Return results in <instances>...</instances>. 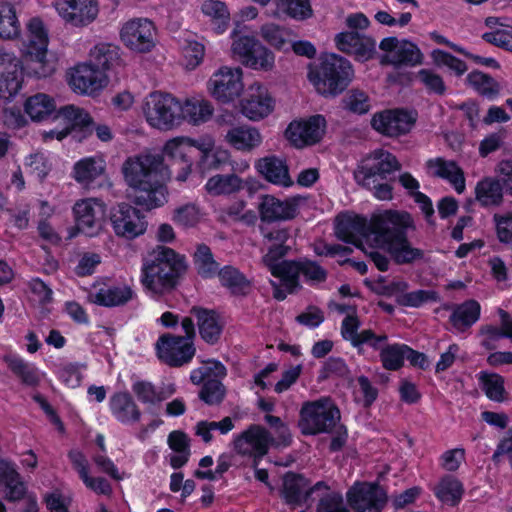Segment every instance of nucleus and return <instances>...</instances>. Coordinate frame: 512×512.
<instances>
[{"label": "nucleus", "mask_w": 512, "mask_h": 512, "mask_svg": "<svg viewBox=\"0 0 512 512\" xmlns=\"http://www.w3.org/2000/svg\"><path fill=\"white\" fill-rule=\"evenodd\" d=\"M105 213V204L96 198L81 199L73 206L76 228L90 237L102 230Z\"/></svg>", "instance_id": "f3484780"}, {"label": "nucleus", "mask_w": 512, "mask_h": 512, "mask_svg": "<svg viewBox=\"0 0 512 512\" xmlns=\"http://www.w3.org/2000/svg\"><path fill=\"white\" fill-rule=\"evenodd\" d=\"M224 139L234 149L244 152L252 151L262 142L259 130L248 125L232 126Z\"/></svg>", "instance_id": "f704fd0d"}, {"label": "nucleus", "mask_w": 512, "mask_h": 512, "mask_svg": "<svg viewBox=\"0 0 512 512\" xmlns=\"http://www.w3.org/2000/svg\"><path fill=\"white\" fill-rule=\"evenodd\" d=\"M107 83V77L101 69L90 63H82L71 69L69 85L79 94H93Z\"/></svg>", "instance_id": "bb28decb"}, {"label": "nucleus", "mask_w": 512, "mask_h": 512, "mask_svg": "<svg viewBox=\"0 0 512 512\" xmlns=\"http://www.w3.org/2000/svg\"><path fill=\"white\" fill-rule=\"evenodd\" d=\"M255 167L265 180L274 185L289 187L293 184L286 161L279 157L271 155L260 158Z\"/></svg>", "instance_id": "2f4dec72"}, {"label": "nucleus", "mask_w": 512, "mask_h": 512, "mask_svg": "<svg viewBox=\"0 0 512 512\" xmlns=\"http://www.w3.org/2000/svg\"><path fill=\"white\" fill-rule=\"evenodd\" d=\"M23 70L20 61L11 53L0 58V98L12 99L21 89Z\"/></svg>", "instance_id": "cd10ccee"}, {"label": "nucleus", "mask_w": 512, "mask_h": 512, "mask_svg": "<svg viewBox=\"0 0 512 512\" xmlns=\"http://www.w3.org/2000/svg\"><path fill=\"white\" fill-rule=\"evenodd\" d=\"M466 83L480 96L487 99H495L501 91V85L489 74L478 70L470 72L466 77Z\"/></svg>", "instance_id": "37998d69"}, {"label": "nucleus", "mask_w": 512, "mask_h": 512, "mask_svg": "<svg viewBox=\"0 0 512 512\" xmlns=\"http://www.w3.org/2000/svg\"><path fill=\"white\" fill-rule=\"evenodd\" d=\"M407 219V212L386 210L383 213L375 214L368 221L361 216H343L338 218L336 224V235L339 239L354 244L358 248L366 245L367 237L370 233H378L376 223L381 220L389 219L391 222Z\"/></svg>", "instance_id": "39448f33"}, {"label": "nucleus", "mask_w": 512, "mask_h": 512, "mask_svg": "<svg viewBox=\"0 0 512 512\" xmlns=\"http://www.w3.org/2000/svg\"><path fill=\"white\" fill-rule=\"evenodd\" d=\"M226 368L217 361H209L204 366L194 369L190 374L193 384H203L199 397L209 405L219 404L225 396V387L215 378L224 377Z\"/></svg>", "instance_id": "9d476101"}, {"label": "nucleus", "mask_w": 512, "mask_h": 512, "mask_svg": "<svg viewBox=\"0 0 512 512\" xmlns=\"http://www.w3.org/2000/svg\"><path fill=\"white\" fill-rule=\"evenodd\" d=\"M214 108L204 99L190 98L181 102L180 124L187 121L192 125H200L211 119Z\"/></svg>", "instance_id": "c9c22d12"}, {"label": "nucleus", "mask_w": 512, "mask_h": 512, "mask_svg": "<svg viewBox=\"0 0 512 512\" xmlns=\"http://www.w3.org/2000/svg\"><path fill=\"white\" fill-rule=\"evenodd\" d=\"M436 496L451 506L457 505L464 493L462 483L453 476H446L435 488Z\"/></svg>", "instance_id": "603ef678"}, {"label": "nucleus", "mask_w": 512, "mask_h": 512, "mask_svg": "<svg viewBox=\"0 0 512 512\" xmlns=\"http://www.w3.org/2000/svg\"><path fill=\"white\" fill-rule=\"evenodd\" d=\"M90 56L91 64L105 73L119 60V49L113 44L100 43L91 50Z\"/></svg>", "instance_id": "3c124183"}, {"label": "nucleus", "mask_w": 512, "mask_h": 512, "mask_svg": "<svg viewBox=\"0 0 512 512\" xmlns=\"http://www.w3.org/2000/svg\"><path fill=\"white\" fill-rule=\"evenodd\" d=\"M273 441L274 438L266 428L253 424L236 437L234 449L242 456L252 457V467L256 468L259 461L267 454Z\"/></svg>", "instance_id": "f8f14e48"}, {"label": "nucleus", "mask_w": 512, "mask_h": 512, "mask_svg": "<svg viewBox=\"0 0 512 512\" xmlns=\"http://www.w3.org/2000/svg\"><path fill=\"white\" fill-rule=\"evenodd\" d=\"M400 169L401 164L395 155L377 149L360 161L354 171V179L360 186H373L376 180H387L390 174Z\"/></svg>", "instance_id": "6e6552de"}, {"label": "nucleus", "mask_w": 512, "mask_h": 512, "mask_svg": "<svg viewBox=\"0 0 512 512\" xmlns=\"http://www.w3.org/2000/svg\"><path fill=\"white\" fill-rule=\"evenodd\" d=\"M205 187L212 195L232 194L243 188V181L235 174L215 175L208 179Z\"/></svg>", "instance_id": "8fccbe9b"}, {"label": "nucleus", "mask_w": 512, "mask_h": 512, "mask_svg": "<svg viewBox=\"0 0 512 512\" xmlns=\"http://www.w3.org/2000/svg\"><path fill=\"white\" fill-rule=\"evenodd\" d=\"M158 359L169 367H182L191 362L196 353L194 343L180 335L166 333L155 344Z\"/></svg>", "instance_id": "9b49d317"}, {"label": "nucleus", "mask_w": 512, "mask_h": 512, "mask_svg": "<svg viewBox=\"0 0 512 512\" xmlns=\"http://www.w3.org/2000/svg\"><path fill=\"white\" fill-rule=\"evenodd\" d=\"M274 104L268 89L260 83H254L241 100V112L248 119L257 121L267 117L273 111Z\"/></svg>", "instance_id": "393cba45"}, {"label": "nucleus", "mask_w": 512, "mask_h": 512, "mask_svg": "<svg viewBox=\"0 0 512 512\" xmlns=\"http://www.w3.org/2000/svg\"><path fill=\"white\" fill-rule=\"evenodd\" d=\"M270 270L271 274L281 279L282 285L288 290V293H293L300 287L299 276L301 274L300 266L301 261H282L272 262L265 264Z\"/></svg>", "instance_id": "e433bc0d"}, {"label": "nucleus", "mask_w": 512, "mask_h": 512, "mask_svg": "<svg viewBox=\"0 0 512 512\" xmlns=\"http://www.w3.org/2000/svg\"><path fill=\"white\" fill-rule=\"evenodd\" d=\"M259 231L262 236V245L266 250L262 261L264 264L277 262L285 257L291 249V229L286 226H269L261 224Z\"/></svg>", "instance_id": "412c9836"}, {"label": "nucleus", "mask_w": 512, "mask_h": 512, "mask_svg": "<svg viewBox=\"0 0 512 512\" xmlns=\"http://www.w3.org/2000/svg\"><path fill=\"white\" fill-rule=\"evenodd\" d=\"M25 164L29 173L40 181H43L51 170V163L48 158L40 152L29 155Z\"/></svg>", "instance_id": "69168bd1"}, {"label": "nucleus", "mask_w": 512, "mask_h": 512, "mask_svg": "<svg viewBox=\"0 0 512 512\" xmlns=\"http://www.w3.org/2000/svg\"><path fill=\"white\" fill-rule=\"evenodd\" d=\"M54 100L46 94H36L29 97L25 103V112L34 121H41L55 111Z\"/></svg>", "instance_id": "09e8293b"}, {"label": "nucleus", "mask_w": 512, "mask_h": 512, "mask_svg": "<svg viewBox=\"0 0 512 512\" xmlns=\"http://www.w3.org/2000/svg\"><path fill=\"white\" fill-rule=\"evenodd\" d=\"M20 34V24L14 7L6 2L0 3V37L14 39Z\"/></svg>", "instance_id": "5fc2aeb1"}, {"label": "nucleus", "mask_w": 512, "mask_h": 512, "mask_svg": "<svg viewBox=\"0 0 512 512\" xmlns=\"http://www.w3.org/2000/svg\"><path fill=\"white\" fill-rule=\"evenodd\" d=\"M132 391L140 402L155 405L171 396L175 389L173 386H169L167 389H157L148 381H136L132 386Z\"/></svg>", "instance_id": "49530a36"}, {"label": "nucleus", "mask_w": 512, "mask_h": 512, "mask_svg": "<svg viewBox=\"0 0 512 512\" xmlns=\"http://www.w3.org/2000/svg\"><path fill=\"white\" fill-rule=\"evenodd\" d=\"M324 129V117L316 115L305 121L290 123L285 133L295 147L301 148L319 142L324 134Z\"/></svg>", "instance_id": "a878e982"}, {"label": "nucleus", "mask_w": 512, "mask_h": 512, "mask_svg": "<svg viewBox=\"0 0 512 512\" xmlns=\"http://www.w3.org/2000/svg\"><path fill=\"white\" fill-rule=\"evenodd\" d=\"M480 304L475 300H468L457 305L450 315V322L453 327L464 332L470 328L480 317Z\"/></svg>", "instance_id": "ea45409f"}, {"label": "nucleus", "mask_w": 512, "mask_h": 512, "mask_svg": "<svg viewBox=\"0 0 512 512\" xmlns=\"http://www.w3.org/2000/svg\"><path fill=\"white\" fill-rule=\"evenodd\" d=\"M323 490L325 492L318 500L316 512H350L340 492L331 491L329 488Z\"/></svg>", "instance_id": "4d7b16f0"}, {"label": "nucleus", "mask_w": 512, "mask_h": 512, "mask_svg": "<svg viewBox=\"0 0 512 512\" xmlns=\"http://www.w3.org/2000/svg\"><path fill=\"white\" fill-rule=\"evenodd\" d=\"M346 497L355 512H380L387 502L384 490L371 483L354 484L347 491Z\"/></svg>", "instance_id": "a211bd4d"}, {"label": "nucleus", "mask_w": 512, "mask_h": 512, "mask_svg": "<svg viewBox=\"0 0 512 512\" xmlns=\"http://www.w3.org/2000/svg\"><path fill=\"white\" fill-rule=\"evenodd\" d=\"M190 314L195 317L201 339L208 345H216L221 338L224 325L215 310L192 306Z\"/></svg>", "instance_id": "c756f323"}, {"label": "nucleus", "mask_w": 512, "mask_h": 512, "mask_svg": "<svg viewBox=\"0 0 512 512\" xmlns=\"http://www.w3.org/2000/svg\"><path fill=\"white\" fill-rule=\"evenodd\" d=\"M426 167L433 177L447 180L458 193L465 190L464 173L456 162L438 157L428 160Z\"/></svg>", "instance_id": "72a5a7b5"}, {"label": "nucleus", "mask_w": 512, "mask_h": 512, "mask_svg": "<svg viewBox=\"0 0 512 512\" xmlns=\"http://www.w3.org/2000/svg\"><path fill=\"white\" fill-rule=\"evenodd\" d=\"M124 180L133 189L131 201L146 210L163 206L168 201L166 183L171 170L164 163V156L140 154L128 157L121 168Z\"/></svg>", "instance_id": "f257e3e1"}, {"label": "nucleus", "mask_w": 512, "mask_h": 512, "mask_svg": "<svg viewBox=\"0 0 512 512\" xmlns=\"http://www.w3.org/2000/svg\"><path fill=\"white\" fill-rule=\"evenodd\" d=\"M260 36L275 49L287 50V45L296 34L290 28L275 23H266L260 28Z\"/></svg>", "instance_id": "de8ad7c7"}, {"label": "nucleus", "mask_w": 512, "mask_h": 512, "mask_svg": "<svg viewBox=\"0 0 512 512\" xmlns=\"http://www.w3.org/2000/svg\"><path fill=\"white\" fill-rule=\"evenodd\" d=\"M376 225L380 231L376 234L370 233L366 245L361 250L380 271H387L389 268V259L385 252L389 253L397 264H410L423 259L424 251L413 247L407 237L409 230H415L414 221L409 213L407 219L394 222L389 219L381 220Z\"/></svg>", "instance_id": "f03ea898"}, {"label": "nucleus", "mask_w": 512, "mask_h": 512, "mask_svg": "<svg viewBox=\"0 0 512 512\" xmlns=\"http://www.w3.org/2000/svg\"><path fill=\"white\" fill-rule=\"evenodd\" d=\"M414 123V115L402 109L376 113L371 119L372 127L388 137H397L408 133Z\"/></svg>", "instance_id": "5701e85b"}, {"label": "nucleus", "mask_w": 512, "mask_h": 512, "mask_svg": "<svg viewBox=\"0 0 512 512\" xmlns=\"http://www.w3.org/2000/svg\"><path fill=\"white\" fill-rule=\"evenodd\" d=\"M379 48L385 52L380 59L382 65L415 66L422 62L420 49L408 40L387 37L380 42Z\"/></svg>", "instance_id": "4468645a"}, {"label": "nucleus", "mask_w": 512, "mask_h": 512, "mask_svg": "<svg viewBox=\"0 0 512 512\" xmlns=\"http://www.w3.org/2000/svg\"><path fill=\"white\" fill-rule=\"evenodd\" d=\"M134 296L133 290L129 286H111L100 288L90 298L95 304L105 307H115L125 305Z\"/></svg>", "instance_id": "4c0bfd02"}, {"label": "nucleus", "mask_w": 512, "mask_h": 512, "mask_svg": "<svg viewBox=\"0 0 512 512\" xmlns=\"http://www.w3.org/2000/svg\"><path fill=\"white\" fill-rule=\"evenodd\" d=\"M438 293L434 290H416L397 296V303L406 307H420L424 303L438 301Z\"/></svg>", "instance_id": "bf43d9fd"}, {"label": "nucleus", "mask_w": 512, "mask_h": 512, "mask_svg": "<svg viewBox=\"0 0 512 512\" xmlns=\"http://www.w3.org/2000/svg\"><path fill=\"white\" fill-rule=\"evenodd\" d=\"M242 69L223 66L208 81L211 95L222 103H229L238 98L243 89Z\"/></svg>", "instance_id": "ddd939ff"}, {"label": "nucleus", "mask_w": 512, "mask_h": 512, "mask_svg": "<svg viewBox=\"0 0 512 512\" xmlns=\"http://www.w3.org/2000/svg\"><path fill=\"white\" fill-rule=\"evenodd\" d=\"M283 12L297 21H305L313 16L310 0H281Z\"/></svg>", "instance_id": "052dcab7"}, {"label": "nucleus", "mask_w": 512, "mask_h": 512, "mask_svg": "<svg viewBox=\"0 0 512 512\" xmlns=\"http://www.w3.org/2000/svg\"><path fill=\"white\" fill-rule=\"evenodd\" d=\"M48 43V31L43 21L38 17L30 19L27 24L26 38L23 42V52L30 61L40 66V70L35 69L40 77H45L52 71L46 64Z\"/></svg>", "instance_id": "1a4fd4ad"}, {"label": "nucleus", "mask_w": 512, "mask_h": 512, "mask_svg": "<svg viewBox=\"0 0 512 512\" xmlns=\"http://www.w3.org/2000/svg\"><path fill=\"white\" fill-rule=\"evenodd\" d=\"M354 71L350 62L342 56L330 54L323 57L318 66L310 69L308 79L318 93L336 96L352 81Z\"/></svg>", "instance_id": "20e7f679"}, {"label": "nucleus", "mask_w": 512, "mask_h": 512, "mask_svg": "<svg viewBox=\"0 0 512 512\" xmlns=\"http://www.w3.org/2000/svg\"><path fill=\"white\" fill-rule=\"evenodd\" d=\"M194 265L197 273L203 278H212L219 272V265L214 260L211 249L199 244L194 253Z\"/></svg>", "instance_id": "864d4df0"}, {"label": "nucleus", "mask_w": 512, "mask_h": 512, "mask_svg": "<svg viewBox=\"0 0 512 512\" xmlns=\"http://www.w3.org/2000/svg\"><path fill=\"white\" fill-rule=\"evenodd\" d=\"M300 201L299 197L280 200L270 194L259 196L257 210L262 224L269 225L294 219L298 215Z\"/></svg>", "instance_id": "dca6fc26"}, {"label": "nucleus", "mask_w": 512, "mask_h": 512, "mask_svg": "<svg viewBox=\"0 0 512 512\" xmlns=\"http://www.w3.org/2000/svg\"><path fill=\"white\" fill-rule=\"evenodd\" d=\"M232 50L241 62L253 69L264 71L274 67V53L253 37L243 36L233 42Z\"/></svg>", "instance_id": "2eb2a0df"}, {"label": "nucleus", "mask_w": 512, "mask_h": 512, "mask_svg": "<svg viewBox=\"0 0 512 512\" xmlns=\"http://www.w3.org/2000/svg\"><path fill=\"white\" fill-rule=\"evenodd\" d=\"M360 321L355 315H348L342 321L341 335L355 348L361 349Z\"/></svg>", "instance_id": "338daca9"}, {"label": "nucleus", "mask_w": 512, "mask_h": 512, "mask_svg": "<svg viewBox=\"0 0 512 512\" xmlns=\"http://www.w3.org/2000/svg\"><path fill=\"white\" fill-rule=\"evenodd\" d=\"M113 415L122 423H133L140 420L141 412L128 393L115 394L110 401Z\"/></svg>", "instance_id": "58836bf2"}, {"label": "nucleus", "mask_w": 512, "mask_h": 512, "mask_svg": "<svg viewBox=\"0 0 512 512\" xmlns=\"http://www.w3.org/2000/svg\"><path fill=\"white\" fill-rule=\"evenodd\" d=\"M431 58L436 66H446L454 71L457 76L463 75L468 69L464 61L440 49L433 50Z\"/></svg>", "instance_id": "0e129e2a"}, {"label": "nucleus", "mask_w": 512, "mask_h": 512, "mask_svg": "<svg viewBox=\"0 0 512 512\" xmlns=\"http://www.w3.org/2000/svg\"><path fill=\"white\" fill-rule=\"evenodd\" d=\"M346 110L355 114H365L370 110V99L368 95L358 89L350 90L342 99Z\"/></svg>", "instance_id": "e2e57ef3"}, {"label": "nucleus", "mask_w": 512, "mask_h": 512, "mask_svg": "<svg viewBox=\"0 0 512 512\" xmlns=\"http://www.w3.org/2000/svg\"><path fill=\"white\" fill-rule=\"evenodd\" d=\"M110 220L115 234L125 239H134L146 231L144 216L127 203L118 204L113 208Z\"/></svg>", "instance_id": "6ab92c4d"}, {"label": "nucleus", "mask_w": 512, "mask_h": 512, "mask_svg": "<svg viewBox=\"0 0 512 512\" xmlns=\"http://www.w3.org/2000/svg\"><path fill=\"white\" fill-rule=\"evenodd\" d=\"M417 77L430 93L443 95L446 92L444 80L436 72L430 69H421Z\"/></svg>", "instance_id": "774afa93"}, {"label": "nucleus", "mask_w": 512, "mask_h": 512, "mask_svg": "<svg viewBox=\"0 0 512 512\" xmlns=\"http://www.w3.org/2000/svg\"><path fill=\"white\" fill-rule=\"evenodd\" d=\"M142 110L147 123L153 128L168 131L180 125L181 102L169 93H150Z\"/></svg>", "instance_id": "0eeeda50"}, {"label": "nucleus", "mask_w": 512, "mask_h": 512, "mask_svg": "<svg viewBox=\"0 0 512 512\" xmlns=\"http://www.w3.org/2000/svg\"><path fill=\"white\" fill-rule=\"evenodd\" d=\"M189 150V147L179 138L167 141L163 148L164 156L172 162L171 167L168 165L169 169L172 171L176 165L178 166L179 172L176 179L180 182H184L191 172L193 161L188 156Z\"/></svg>", "instance_id": "473e14b6"}, {"label": "nucleus", "mask_w": 512, "mask_h": 512, "mask_svg": "<svg viewBox=\"0 0 512 512\" xmlns=\"http://www.w3.org/2000/svg\"><path fill=\"white\" fill-rule=\"evenodd\" d=\"M479 380L486 396L495 402L505 400L504 378L497 373L481 372Z\"/></svg>", "instance_id": "6e6d98bb"}, {"label": "nucleus", "mask_w": 512, "mask_h": 512, "mask_svg": "<svg viewBox=\"0 0 512 512\" xmlns=\"http://www.w3.org/2000/svg\"><path fill=\"white\" fill-rule=\"evenodd\" d=\"M186 269L184 256L158 245L143 260L141 283L152 295L163 296L176 287Z\"/></svg>", "instance_id": "7ed1b4c3"}, {"label": "nucleus", "mask_w": 512, "mask_h": 512, "mask_svg": "<svg viewBox=\"0 0 512 512\" xmlns=\"http://www.w3.org/2000/svg\"><path fill=\"white\" fill-rule=\"evenodd\" d=\"M55 118L64 124L61 131L50 130L46 136L58 140H62L68 134L74 131H91L90 127L93 124L91 116L82 108L74 105H67L62 107L56 114Z\"/></svg>", "instance_id": "c85d7f7f"}, {"label": "nucleus", "mask_w": 512, "mask_h": 512, "mask_svg": "<svg viewBox=\"0 0 512 512\" xmlns=\"http://www.w3.org/2000/svg\"><path fill=\"white\" fill-rule=\"evenodd\" d=\"M503 189L499 179L484 178L475 187L476 200L484 207L499 206L503 202Z\"/></svg>", "instance_id": "a19ab883"}, {"label": "nucleus", "mask_w": 512, "mask_h": 512, "mask_svg": "<svg viewBox=\"0 0 512 512\" xmlns=\"http://www.w3.org/2000/svg\"><path fill=\"white\" fill-rule=\"evenodd\" d=\"M3 360L23 384L37 386L40 383V375L34 365L14 355H5Z\"/></svg>", "instance_id": "a18cd8bd"}, {"label": "nucleus", "mask_w": 512, "mask_h": 512, "mask_svg": "<svg viewBox=\"0 0 512 512\" xmlns=\"http://www.w3.org/2000/svg\"><path fill=\"white\" fill-rule=\"evenodd\" d=\"M341 418L340 410L330 398L305 402L300 410L299 428L304 435L330 433Z\"/></svg>", "instance_id": "423d86ee"}, {"label": "nucleus", "mask_w": 512, "mask_h": 512, "mask_svg": "<svg viewBox=\"0 0 512 512\" xmlns=\"http://www.w3.org/2000/svg\"><path fill=\"white\" fill-rule=\"evenodd\" d=\"M322 489H328L323 481L311 485L303 475L287 472L283 477L281 494L288 505L296 507L305 504L313 493Z\"/></svg>", "instance_id": "4be33fe9"}, {"label": "nucleus", "mask_w": 512, "mask_h": 512, "mask_svg": "<svg viewBox=\"0 0 512 512\" xmlns=\"http://www.w3.org/2000/svg\"><path fill=\"white\" fill-rule=\"evenodd\" d=\"M121 40L131 50L145 53L155 46V28L148 19H132L120 32Z\"/></svg>", "instance_id": "aec40b11"}, {"label": "nucleus", "mask_w": 512, "mask_h": 512, "mask_svg": "<svg viewBox=\"0 0 512 512\" xmlns=\"http://www.w3.org/2000/svg\"><path fill=\"white\" fill-rule=\"evenodd\" d=\"M105 171V164L101 158L88 157L81 159L74 165V179L88 187Z\"/></svg>", "instance_id": "79ce46f5"}, {"label": "nucleus", "mask_w": 512, "mask_h": 512, "mask_svg": "<svg viewBox=\"0 0 512 512\" xmlns=\"http://www.w3.org/2000/svg\"><path fill=\"white\" fill-rule=\"evenodd\" d=\"M407 351V345L393 344L381 349L380 359L387 370H398L402 367Z\"/></svg>", "instance_id": "13d9d810"}, {"label": "nucleus", "mask_w": 512, "mask_h": 512, "mask_svg": "<svg viewBox=\"0 0 512 512\" xmlns=\"http://www.w3.org/2000/svg\"><path fill=\"white\" fill-rule=\"evenodd\" d=\"M55 8L65 22L75 27L89 25L99 12L96 0H57Z\"/></svg>", "instance_id": "b1692460"}, {"label": "nucleus", "mask_w": 512, "mask_h": 512, "mask_svg": "<svg viewBox=\"0 0 512 512\" xmlns=\"http://www.w3.org/2000/svg\"><path fill=\"white\" fill-rule=\"evenodd\" d=\"M221 284L235 296H245L251 290V282L236 268L225 266L218 272Z\"/></svg>", "instance_id": "c03bdc74"}, {"label": "nucleus", "mask_w": 512, "mask_h": 512, "mask_svg": "<svg viewBox=\"0 0 512 512\" xmlns=\"http://www.w3.org/2000/svg\"><path fill=\"white\" fill-rule=\"evenodd\" d=\"M335 43L340 51L352 54L360 60L371 58L376 47V43L372 38L361 35L357 31L337 34Z\"/></svg>", "instance_id": "7c9ffc66"}, {"label": "nucleus", "mask_w": 512, "mask_h": 512, "mask_svg": "<svg viewBox=\"0 0 512 512\" xmlns=\"http://www.w3.org/2000/svg\"><path fill=\"white\" fill-rule=\"evenodd\" d=\"M202 12L215 21L218 32H222L227 26L229 12L225 3L218 0H208L202 5Z\"/></svg>", "instance_id": "680f3d73"}]
</instances>
